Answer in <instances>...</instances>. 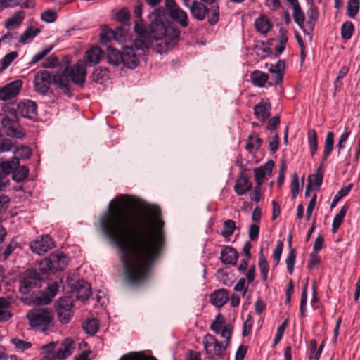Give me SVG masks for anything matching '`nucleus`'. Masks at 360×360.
Here are the masks:
<instances>
[{
    "label": "nucleus",
    "instance_id": "6ab92c4d",
    "mask_svg": "<svg viewBox=\"0 0 360 360\" xmlns=\"http://www.w3.org/2000/svg\"><path fill=\"white\" fill-rule=\"evenodd\" d=\"M307 21L305 28L304 30V34L309 37V39H312V32L314 30L315 25L319 18V11L316 5L311 3L309 5V8L307 11Z\"/></svg>",
    "mask_w": 360,
    "mask_h": 360
},
{
    "label": "nucleus",
    "instance_id": "7ed1b4c3",
    "mask_svg": "<svg viewBox=\"0 0 360 360\" xmlns=\"http://www.w3.org/2000/svg\"><path fill=\"white\" fill-rule=\"evenodd\" d=\"M86 68L83 63H77L72 67H65L63 71L52 75V84L69 98L72 96L71 82L83 86L86 81Z\"/></svg>",
    "mask_w": 360,
    "mask_h": 360
},
{
    "label": "nucleus",
    "instance_id": "a878e982",
    "mask_svg": "<svg viewBox=\"0 0 360 360\" xmlns=\"http://www.w3.org/2000/svg\"><path fill=\"white\" fill-rule=\"evenodd\" d=\"M252 188V183L249 181L248 176L240 175L236 181L234 191L238 195H243L250 191Z\"/></svg>",
    "mask_w": 360,
    "mask_h": 360
},
{
    "label": "nucleus",
    "instance_id": "c85d7f7f",
    "mask_svg": "<svg viewBox=\"0 0 360 360\" xmlns=\"http://www.w3.org/2000/svg\"><path fill=\"white\" fill-rule=\"evenodd\" d=\"M263 141L255 131H252L247 139L245 149L250 153H255L260 148Z\"/></svg>",
    "mask_w": 360,
    "mask_h": 360
},
{
    "label": "nucleus",
    "instance_id": "473e14b6",
    "mask_svg": "<svg viewBox=\"0 0 360 360\" xmlns=\"http://www.w3.org/2000/svg\"><path fill=\"white\" fill-rule=\"evenodd\" d=\"M25 18V13L22 10L18 11L13 15L8 18L5 22V27L11 29L13 27L20 26Z\"/></svg>",
    "mask_w": 360,
    "mask_h": 360
},
{
    "label": "nucleus",
    "instance_id": "49530a36",
    "mask_svg": "<svg viewBox=\"0 0 360 360\" xmlns=\"http://www.w3.org/2000/svg\"><path fill=\"white\" fill-rule=\"evenodd\" d=\"M108 70L106 68H96L92 74V81L98 83L102 84L105 77H108Z\"/></svg>",
    "mask_w": 360,
    "mask_h": 360
},
{
    "label": "nucleus",
    "instance_id": "bf43d9fd",
    "mask_svg": "<svg viewBox=\"0 0 360 360\" xmlns=\"http://www.w3.org/2000/svg\"><path fill=\"white\" fill-rule=\"evenodd\" d=\"M35 0H13L11 8L19 6L21 8L30 9L35 6Z\"/></svg>",
    "mask_w": 360,
    "mask_h": 360
},
{
    "label": "nucleus",
    "instance_id": "4c0bfd02",
    "mask_svg": "<svg viewBox=\"0 0 360 360\" xmlns=\"http://www.w3.org/2000/svg\"><path fill=\"white\" fill-rule=\"evenodd\" d=\"M307 141L311 155L313 157L318 149V137L314 129H309L307 132Z\"/></svg>",
    "mask_w": 360,
    "mask_h": 360
},
{
    "label": "nucleus",
    "instance_id": "dca6fc26",
    "mask_svg": "<svg viewBox=\"0 0 360 360\" xmlns=\"http://www.w3.org/2000/svg\"><path fill=\"white\" fill-rule=\"evenodd\" d=\"M71 290L78 300H87L91 295V285L83 279L78 280L71 286Z\"/></svg>",
    "mask_w": 360,
    "mask_h": 360
},
{
    "label": "nucleus",
    "instance_id": "c756f323",
    "mask_svg": "<svg viewBox=\"0 0 360 360\" xmlns=\"http://www.w3.org/2000/svg\"><path fill=\"white\" fill-rule=\"evenodd\" d=\"M162 8V7H159V8ZM165 8H166V9H165L163 8V9L165 11V14H164L165 15H164L163 20H164V24L165 25V27L167 28L169 27H174L177 28L179 30V32L181 33V31L179 29V27H177L174 23L167 20V14L171 13V11L175 10V9L179 8V6L177 5L176 2L175 1V0H165ZM156 9H158V8H155L154 10H156ZM154 11H153L148 15V18L150 21H151V19L150 18V15H152Z\"/></svg>",
    "mask_w": 360,
    "mask_h": 360
},
{
    "label": "nucleus",
    "instance_id": "5701e85b",
    "mask_svg": "<svg viewBox=\"0 0 360 360\" xmlns=\"http://www.w3.org/2000/svg\"><path fill=\"white\" fill-rule=\"evenodd\" d=\"M238 253L232 246H224L220 255L221 262L224 264L235 265L237 263Z\"/></svg>",
    "mask_w": 360,
    "mask_h": 360
},
{
    "label": "nucleus",
    "instance_id": "4d7b16f0",
    "mask_svg": "<svg viewBox=\"0 0 360 360\" xmlns=\"http://www.w3.org/2000/svg\"><path fill=\"white\" fill-rule=\"evenodd\" d=\"M59 65L60 63L58 58L56 55H51L44 61L41 66L44 68H54Z\"/></svg>",
    "mask_w": 360,
    "mask_h": 360
},
{
    "label": "nucleus",
    "instance_id": "72a5a7b5",
    "mask_svg": "<svg viewBox=\"0 0 360 360\" xmlns=\"http://www.w3.org/2000/svg\"><path fill=\"white\" fill-rule=\"evenodd\" d=\"M334 148V134L332 131H329L326 134V137L324 143L323 154L322 161L323 162L327 160L329 155L331 154Z\"/></svg>",
    "mask_w": 360,
    "mask_h": 360
},
{
    "label": "nucleus",
    "instance_id": "412c9836",
    "mask_svg": "<svg viewBox=\"0 0 360 360\" xmlns=\"http://www.w3.org/2000/svg\"><path fill=\"white\" fill-rule=\"evenodd\" d=\"M58 290V284L54 281L48 285L46 290L39 296L36 297L35 302L39 305L49 304Z\"/></svg>",
    "mask_w": 360,
    "mask_h": 360
},
{
    "label": "nucleus",
    "instance_id": "f257e3e1",
    "mask_svg": "<svg viewBox=\"0 0 360 360\" xmlns=\"http://www.w3.org/2000/svg\"><path fill=\"white\" fill-rule=\"evenodd\" d=\"M161 215L158 207H144L136 197L121 194L100 219L102 232L121 251L120 261L131 285L147 278L162 254L165 240Z\"/></svg>",
    "mask_w": 360,
    "mask_h": 360
},
{
    "label": "nucleus",
    "instance_id": "de8ad7c7",
    "mask_svg": "<svg viewBox=\"0 0 360 360\" xmlns=\"http://www.w3.org/2000/svg\"><path fill=\"white\" fill-rule=\"evenodd\" d=\"M223 228L221 235L227 238L233 235L235 229H236V223L232 219H227L223 223Z\"/></svg>",
    "mask_w": 360,
    "mask_h": 360
},
{
    "label": "nucleus",
    "instance_id": "2eb2a0df",
    "mask_svg": "<svg viewBox=\"0 0 360 360\" xmlns=\"http://www.w3.org/2000/svg\"><path fill=\"white\" fill-rule=\"evenodd\" d=\"M18 112L21 117L34 120L37 116V105L32 100H23L18 103Z\"/></svg>",
    "mask_w": 360,
    "mask_h": 360
},
{
    "label": "nucleus",
    "instance_id": "f03ea898",
    "mask_svg": "<svg viewBox=\"0 0 360 360\" xmlns=\"http://www.w3.org/2000/svg\"><path fill=\"white\" fill-rule=\"evenodd\" d=\"M165 11L160 8L155 10L150 15L151 23L150 31L141 22H136L134 31L137 35L131 46L124 49L122 53L111 46L106 47V59L110 65L118 66L123 64L124 67L134 69L139 65V58L136 51L145 53L150 47L160 54L167 53L178 43L180 37L179 30L174 27H166L164 24Z\"/></svg>",
    "mask_w": 360,
    "mask_h": 360
},
{
    "label": "nucleus",
    "instance_id": "338daca9",
    "mask_svg": "<svg viewBox=\"0 0 360 360\" xmlns=\"http://www.w3.org/2000/svg\"><path fill=\"white\" fill-rule=\"evenodd\" d=\"M290 191L292 197L295 198L300 192L299 179L297 174H294L291 184Z\"/></svg>",
    "mask_w": 360,
    "mask_h": 360
},
{
    "label": "nucleus",
    "instance_id": "a18cd8bd",
    "mask_svg": "<svg viewBox=\"0 0 360 360\" xmlns=\"http://www.w3.org/2000/svg\"><path fill=\"white\" fill-rule=\"evenodd\" d=\"M354 32V26L350 21L345 22L341 27V37L343 39L349 40Z\"/></svg>",
    "mask_w": 360,
    "mask_h": 360
},
{
    "label": "nucleus",
    "instance_id": "cd10ccee",
    "mask_svg": "<svg viewBox=\"0 0 360 360\" xmlns=\"http://www.w3.org/2000/svg\"><path fill=\"white\" fill-rule=\"evenodd\" d=\"M292 236L291 233L289 234L288 238V246L290 249L288 255L286 258L285 263L287 266L288 272L292 275L294 271V266L297 257L296 249L292 248Z\"/></svg>",
    "mask_w": 360,
    "mask_h": 360
},
{
    "label": "nucleus",
    "instance_id": "9d476101",
    "mask_svg": "<svg viewBox=\"0 0 360 360\" xmlns=\"http://www.w3.org/2000/svg\"><path fill=\"white\" fill-rule=\"evenodd\" d=\"M20 165L19 158L17 156L12 157L10 160L0 161V192L5 190L9 186V174H12L14 167Z\"/></svg>",
    "mask_w": 360,
    "mask_h": 360
},
{
    "label": "nucleus",
    "instance_id": "c03bdc74",
    "mask_svg": "<svg viewBox=\"0 0 360 360\" xmlns=\"http://www.w3.org/2000/svg\"><path fill=\"white\" fill-rule=\"evenodd\" d=\"M39 32L40 30L39 28L29 27L20 37L19 42L21 44L27 43L29 39L34 38L39 33Z\"/></svg>",
    "mask_w": 360,
    "mask_h": 360
},
{
    "label": "nucleus",
    "instance_id": "f704fd0d",
    "mask_svg": "<svg viewBox=\"0 0 360 360\" xmlns=\"http://www.w3.org/2000/svg\"><path fill=\"white\" fill-rule=\"evenodd\" d=\"M29 172L30 169L26 165L20 166L19 165L13 169L12 179L17 183H20L27 179Z\"/></svg>",
    "mask_w": 360,
    "mask_h": 360
},
{
    "label": "nucleus",
    "instance_id": "f8f14e48",
    "mask_svg": "<svg viewBox=\"0 0 360 360\" xmlns=\"http://www.w3.org/2000/svg\"><path fill=\"white\" fill-rule=\"evenodd\" d=\"M210 328L216 334H220L224 339L231 340L233 327L228 323L225 317L219 313L210 324Z\"/></svg>",
    "mask_w": 360,
    "mask_h": 360
},
{
    "label": "nucleus",
    "instance_id": "0e129e2a",
    "mask_svg": "<svg viewBox=\"0 0 360 360\" xmlns=\"http://www.w3.org/2000/svg\"><path fill=\"white\" fill-rule=\"evenodd\" d=\"M350 131H348V128H345L344 132L340 135L337 147L338 153H340L345 147V143L349 137Z\"/></svg>",
    "mask_w": 360,
    "mask_h": 360
},
{
    "label": "nucleus",
    "instance_id": "c9c22d12",
    "mask_svg": "<svg viewBox=\"0 0 360 360\" xmlns=\"http://www.w3.org/2000/svg\"><path fill=\"white\" fill-rule=\"evenodd\" d=\"M255 26L258 32L266 34L271 30L272 25L267 17L262 15L255 20Z\"/></svg>",
    "mask_w": 360,
    "mask_h": 360
},
{
    "label": "nucleus",
    "instance_id": "69168bd1",
    "mask_svg": "<svg viewBox=\"0 0 360 360\" xmlns=\"http://www.w3.org/2000/svg\"><path fill=\"white\" fill-rule=\"evenodd\" d=\"M57 18V13L55 11L47 10L41 15V19L46 22H53Z\"/></svg>",
    "mask_w": 360,
    "mask_h": 360
},
{
    "label": "nucleus",
    "instance_id": "3c124183",
    "mask_svg": "<svg viewBox=\"0 0 360 360\" xmlns=\"http://www.w3.org/2000/svg\"><path fill=\"white\" fill-rule=\"evenodd\" d=\"M18 53L16 51H12L4 56V57L0 61V72L5 70L11 63L18 57Z\"/></svg>",
    "mask_w": 360,
    "mask_h": 360
},
{
    "label": "nucleus",
    "instance_id": "79ce46f5",
    "mask_svg": "<svg viewBox=\"0 0 360 360\" xmlns=\"http://www.w3.org/2000/svg\"><path fill=\"white\" fill-rule=\"evenodd\" d=\"M324 342H323L319 348L317 349V342L315 339H311L309 341V350L310 356L309 359H314L315 360H319L322 350L324 347Z\"/></svg>",
    "mask_w": 360,
    "mask_h": 360
},
{
    "label": "nucleus",
    "instance_id": "f3484780",
    "mask_svg": "<svg viewBox=\"0 0 360 360\" xmlns=\"http://www.w3.org/2000/svg\"><path fill=\"white\" fill-rule=\"evenodd\" d=\"M22 86L21 80L13 81L0 89V100L6 101L19 94Z\"/></svg>",
    "mask_w": 360,
    "mask_h": 360
},
{
    "label": "nucleus",
    "instance_id": "5fc2aeb1",
    "mask_svg": "<svg viewBox=\"0 0 360 360\" xmlns=\"http://www.w3.org/2000/svg\"><path fill=\"white\" fill-rule=\"evenodd\" d=\"M15 153L18 158L21 160L29 159L32 155V150L29 146L20 145L15 148Z\"/></svg>",
    "mask_w": 360,
    "mask_h": 360
},
{
    "label": "nucleus",
    "instance_id": "a211bd4d",
    "mask_svg": "<svg viewBox=\"0 0 360 360\" xmlns=\"http://www.w3.org/2000/svg\"><path fill=\"white\" fill-rule=\"evenodd\" d=\"M68 257L63 252H53L46 260L49 269L63 270L68 264Z\"/></svg>",
    "mask_w": 360,
    "mask_h": 360
},
{
    "label": "nucleus",
    "instance_id": "aec40b11",
    "mask_svg": "<svg viewBox=\"0 0 360 360\" xmlns=\"http://www.w3.org/2000/svg\"><path fill=\"white\" fill-rule=\"evenodd\" d=\"M74 349V341L70 338H66L51 356L54 357L55 360H65L72 354Z\"/></svg>",
    "mask_w": 360,
    "mask_h": 360
},
{
    "label": "nucleus",
    "instance_id": "9b49d317",
    "mask_svg": "<svg viewBox=\"0 0 360 360\" xmlns=\"http://www.w3.org/2000/svg\"><path fill=\"white\" fill-rule=\"evenodd\" d=\"M52 84V75L47 70H40L34 76V85L35 91L41 94H51L54 96L53 91L50 89Z\"/></svg>",
    "mask_w": 360,
    "mask_h": 360
},
{
    "label": "nucleus",
    "instance_id": "4be33fe9",
    "mask_svg": "<svg viewBox=\"0 0 360 360\" xmlns=\"http://www.w3.org/2000/svg\"><path fill=\"white\" fill-rule=\"evenodd\" d=\"M274 166V161L269 160L264 165L254 169V176L257 184L264 183L265 176L271 174Z\"/></svg>",
    "mask_w": 360,
    "mask_h": 360
},
{
    "label": "nucleus",
    "instance_id": "ea45409f",
    "mask_svg": "<svg viewBox=\"0 0 360 360\" xmlns=\"http://www.w3.org/2000/svg\"><path fill=\"white\" fill-rule=\"evenodd\" d=\"M292 18L295 22L304 32V30L305 28V15L300 5L292 8Z\"/></svg>",
    "mask_w": 360,
    "mask_h": 360
},
{
    "label": "nucleus",
    "instance_id": "ddd939ff",
    "mask_svg": "<svg viewBox=\"0 0 360 360\" xmlns=\"http://www.w3.org/2000/svg\"><path fill=\"white\" fill-rule=\"evenodd\" d=\"M19 121L20 119H12L7 115L4 116L1 124L6 130L7 136L20 139L25 136V129L19 124Z\"/></svg>",
    "mask_w": 360,
    "mask_h": 360
},
{
    "label": "nucleus",
    "instance_id": "13d9d810",
    "mask_svg": "<svg viewBox=\"0 0 360 360\" xmlns=\"http://www.w3.org/2000/svg\"><path fill=\"white\" fill-rule=\"evenodd\" d=\"M11 342L15 345L18 351L22 352L30 348L32 346L30 342H26L19 338H13Z\"/></svg>",
    "mask_w": 360,
    "mask_h": 360
},
{
    "label": "nucleus",
    "instance_id": "052dcab7",
    "mask_svg": "<svg viewBox=\"0 0 360 360\" xmlns=\"http://www.w3.org/2000/svg\"><path fill=\"white\" fill-rule=\"evenodd\" d=\"M53 46H50L47 48L44 49L41 52L36 53L32 58L31 64H34L42 60L45 56H46L53 49Z\"/></svg>",
    "mask_w": 360,
    "mask_h": 360
},
{
    "label": "nucleus",
    "instance_id": "20e7f679",
    "mask_svg": "<svg viewBox=\"0 0 360 360\" xmlns=\"http://www.w3.org/2000/svg\"><path fill=\"white\" fill-rule=\"evenodd\" d=\"M26 317L30 327L36 331L46 333L54 327V314L50 309H33L27 312Z\"/></svg>",
    "mask_w": 360,
    "mask_h": 360
},
{
    "label": "nucleus",
    "instance_id": "e433bc0d",
    "mask_svg": "<svg viewBox=\"0 0 360 360\" xmlns=\"http://www.w3.org/2000/svg\"><path fill=\"white\" fill-rule=\"evenodd\" d=\"M11 305V302L5 297H0V322L7 321L9 320L12 314L6 310Z\"/></svg>",
    "mask_w": 360,
    "mask_h": 360
},
{
    "label": "nucleus",
    "instance_id": "8fccbe9b",
    "mask_svg": "<svg viewBox=\"0 0 360 360\" xmlns=\"http://www.w3.org/2000/svg\"><path fill=\"white\" fill-rule=\"evenodd\" d=\"M353 187V184H348L347 186L341 188L338 193L337 194L334 196L332 202H331V204H330V207L331 208H333L336 206L337 203L338 202V201L342 198H344L345 196H347L349 193L350 192L351 189Z\"/></svg>",
    "mask_w": 360,
    "mask_h": 360
},
{
    "label": "nucleus",
    "instance_id": "e2e57ef3",
    "mask_svg": "<svg viewBox=\"0 0 360 360\" xmlns=\"http://www.w3.org/2000/svg\"><path fill=\"white\" fill-rule=\"evenodd\" d=\"M321 263V257L318 255V252H311L309 255V258L307 264V269L311 270L316 265H319Z\"/></svg>",
    "mask_w": 360,
    "mask_h": 360
},
{
    "label": "nucleus",
    "instance_id": "4468645a",
    "mask_svg": "<svg viewBox=\"0 0 360 360\" xmlns=\"http://www.w3.org/2000/svg\"><path fill=\"white\" fill-rule=\"evenodd\" d=\"M54 247V242L49 235H43L30 243V248L33 252L43 255Z\"/></svg>",
    "mask_w": 360,
    "mask_h": 360
},
{
    "label": "nucleus",
    "instance_id": "09e8293b",
    "mask_svg": "<svg viewBox=\"0 0 360 360\" xmlns=\"http://www.w3.org/2000/svg\"><path fill=\"white\" fill-rule=\"evenodd\" d=\"M359 0H349L347 4V15L350 18H354L359 11Z\"/></svg>",
    "mask_w": 360,
    "mask_h": 360
},
{
    "label": "nucleus",
    "instance_id": "b1692460",
    "mask_svg": "<svg viewBox=\"0 0 360 360\" xmlns=\"http://www.w3.org/2000/svg\"><path fill=\"white\" fill-rule=\"evenodd\" d=\"M271 105L269 103L261 101L254 107V115L260 122H265L271 115Z\"/></svg>",
    "mask_w": 360,
    "mask_h": 360
},
{
    "label": "nucleus",
    "instance_id": "864d4df0",
    "mask_svg": "<svg viewBox=\"0 0 360 360\" xmlns=\"http://www.w3.org/2000/svg\"><path fill=\"white\" fill-rule=\"evenodd\" d=\"M285 70V60H279L275 65L271 64V67L269 69V72L270 73H276L278 72V75L277 76L279 81L281 77H283Z\"/></svg>",
    "mask_w": 360,
    "mask_h": 360
},
{
    "label": "nucleus",
    "instance_id": "2f4dec72",
    "mask_svg": "<svg viewBox=\"0 0 360 360\" xmlns=\"http://www.w3.org/2000/svg\"><path fill=\"white\" fill-rule=\"evenodd\" d=\"M250 79L252 83L258 87H264L266 83H268L269 75L260 70H254L250 74Z\"/></svg>",
    "mask_w": 360,
    "mask_h": 360
},
{
    "label": "nucleus",
    "instance_id": "39448f33",
    "mask_svg": "<svg viewBox=\"0 0 360 360\" xmlns=\"http://www.w3.org/2000/svg\"><path fill=\"white\" fill-rule=\"evenodd\" d=\"M231 340L219 341L214 335L207 333L203 337L202 345L207 360H223L227 354Z\"/></svg>",
    "mask_w": 360,
    "mask_h": 360
},
{
    "label": "nucleus",
    "instance_id": "7c9ffc66",
    "mask_svg": "<svg viewBox=\"0 0 360 360\" xmlns=\"http://www.w3.org/2000/svg\"><path fill=\"white\" fill-rule=\"evenodd\" d=\"M104 53L98 46H93L86 51V60L89 65L98 63Z\"/></svg>",
    "mask_w": 360,
    "mask_h": 360
},
{
    "label": "nucleus",
    "instance_id": "423d86ee",
    "mask_svg": "<svg viewBox=\"0 0 360 360\" xmlns=\"http://www.w3.org/2000/svg\"><path fill=\"white\" fill-rule=\"evenodd\" d=\"M210 6V8H207L205 3L194 0L188 8L195 20L202 21L207 18L208 23L214 25L219 20V8L217 4Z\"/></svg>",
    "mask_w": 360,
    "mask_h": 360
},
{
    "label": "nucleus",
    "instance_id": "0eeeda50",
    "mask_svg": "<svg viewBox=\"0 0 360 360\" xmlns=\"http://www.w3.org/2000/svg\"><path fill=\"white\" fill-rule=\"evenodd\" d=\"M45 273L42 268L39 271L33 268L27 269L20 281V291L27 294L33 288L41 287L45 280Z\"/></svg>",
    "mask_w": 360,
    "mask_h": 360
},
{
    "label": "nucleus",
    "instance_id": "774afa93",
    "mask_svg": "<svg viewBox=\"0 0 360 360\" xmlns=\"http://www.w3.org/2000/svg\"><path fill=\"white\" fill-rule=\"evenodd\" d=\"M283 248V243L282 240H278V243L276 246V248L273 253V259L274 262H275V264L277 265L281 259V257L282 255V251Z\"/></svg>",
    "mask_w": 360,
    "mask_h": 360
},
{
    "label": "nucleus",
    "instance_id": "37998d69",
    "mask_svg": "<svg viewBox=\"0 0 360 360\" xmlns=\"http://www.w3.org/2000/svg\"><path fill=\"white\" fill-rule=\"evenodd\" d=\"M258 266H259V270H260V272L262 274V280L264 281H266L267 275H268L269 270V266L267 262V260L266 259V258L264 257V256L263 255L262 249L260 250V252H259Z\"/></svg>",
    "mask_w": 360,
    "mask_h": 360
},
{
    "label": "nucleus",
    "instance_id": "1a4fd4ad",
    "mask_svg": "<svg viewBox=\"0 0 360 360\" xmlns=\"http://www.w3.org/2000/svg\"><path fill=\"white\" fill-rule=\"evenodd\" d=\"M73 302L70 297H60L56 306L58 321L62 324L68 323L73 316Z\"/></svg>",
    "mask_w": 360,
    "mask_h": 360
},
{
    "label": "nucleus",
    "instance_id": "393cba45",
    "mask_svg": "<svg viewBox=\"0 0 360 360\" xmlns=\"http://www.w3.org/2000/svg\"><path fill=\"white\" fill-rule=\"evenodd\" d=\"M229 301V292L222 288L215 290L210 295L211 303L217 308L222 307Z\"/></svg>",
    "mask_w": 360,
    "mask_h": 360
},
{
    "label": "nucleus",
    "instance_id": "680f3d73",
    "mask_svg": "<svg viewBox=\"0 0 360 360\" xmlns=\"http://www.w3.org/2000/svg\"><path fill=\"white\" fill-rule=\"evenodd\" d=\"M288 321H284L277 328L276 337L273 343V347H274L276 345L278 344V342L281 341L284 331L287 327Z\"/></svg>",
    "mask_w": 360,
    "mask_h": 360
},
{
    "label": "nucleus",
    "instance_id": "58836bf2",
    "mask_svg": "<svg viewBox=\"0 0 360 360\" xmlns=\"http://www.w3.org/2000/svg\"><path fill=\"white\" fill-rule=\"evenodd\" d=\"M85 332L89 335H94L99 329V320L97 318L87 319L82 324Z\"/></svg>",
    "mask_w": 360,
    "mask_h": 360
},
{
    "label": "nucleus",
    "instance_id": "603ef678",
    "mask_svg": "<svg viewBox=\"0 0 360 360\" xmlns=\"http://www.w3.org/2000/svg\"><path fill=\"white\" fill-rule=\"evenodd\" d=\"M17 246L18 243L14 240H11L5 248H0V259L6 261Z\"/></svg>",
    "mask_w": 360,
    "mask_h": 360
},
{
    "label": "nucleus",
    "instance_id": "a19ab883",
    "mask_svg": "<svg viewBox=\"0 0 360 360\" xmlns=\"http://www.w3.org/2000/svg\"><path fill=\"white\" fill-rule=\"evenodd\" d=\"M348 208L349 207L347 205H345L344 206L342 207L340 212L335 216L332 224L333 233H336L338 229L340 228V225L343 221V219L345 217Z\"/></svg>",
    "mask_w": 360,
    "mask_h": 360
},
{
    "label": "nucleus",
    "instance_id": "bb28decb",
    "mask_svg": "<svg viewBox=\"0 0 360 360\" xmlns=\"http://www.w3.org/2000/svg\"><path fill=\"white\" fill-rule=\"evenodd\" d=\"M167 15L174 22L180 25L182 27H188L189 23L188 15L181 8L171 11V13Z\"/></svg>",
    "mask_w": 360,
    "mask_h": 360
},
{
    "label": "nucleus",
    "instance_id": "6e6d98bb",
    "mask_svg": "<svg viewBox=\"0 0 360 360\" xmlns=\"http://www.w3.org/2000/svg\"><path fill=\"white\" fill-rule=\"evenodd\" d=\"M116 20L123 23V27H125L128 25V22L130 20V13L127 8H122L116 14Z\"/></svg>",
    "mask_w": 360,
    "mask_h": 360
},
{
    "label": "nucleus",
    "instance_id": "6e6552de",
    "mask_svg": "<svg viewBox=\"0 0 360 360\" xmlns=\"http://www.w3.org/2000/svg\"><path fill=\"white\" fill-rule=\"evenodd\" d=\"M127 34V29L123 26H120L115 30H112L108 26L103 27L100 34V41L102 45L109 46L108 44L112 40L122 43L125 40Z\"/></svg>",
    "mask_w": 360,
    "mask_h": 360
}]
</instances>
